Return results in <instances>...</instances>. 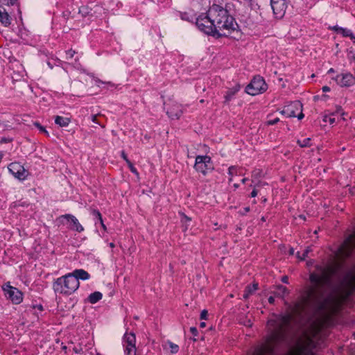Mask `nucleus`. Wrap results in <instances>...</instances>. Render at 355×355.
Listing matches in <instances>:
<instances>
[{
  "mask_svg": "<svg viewBox=\"0 0 355 355\" xmlns=\"http://www.w3.org/2000/svg\"><path fill=\"white\" fill-rule=\"evenodd\" d=\"M205 325H206V324H205V322H200V327H205Z\"/></svg>",
  "mask_w": 355,
  "mask_h": 355,
  "instance_id": "nucleus-50",
  "label": "nucleus"
},
{
  "mask_svg": "<svg viewBox=\"0 0 355 355\" xmlns=\"http://www.w3.org/2000/svg\"><path fill=\"white\" fill-rule=\"evenodd\" d=\"M343 284L347 288H354L355 287V277L352 274H347L343 280Z\"/></svg>",
  "mask_w": 355,
  "mask_h": 355,
  "instance_id": "nucleus-19",
  "label": "nucleus"
},
{
  "mask_svg": "<svg viewBox=\"0 0 355 355\" xmlns=\"http://www.w3.org/2000/svg\"><path fill=\"white\" fill-rule=\"evenodd\" d=\"M266 184H267V183H266V182H263V183L262 182H259V184H257L255 186H254L253 190H252V191L250 193V196L252 198L256 197L257 196V194H258V192H259L258 188L261 187V186L266 185Z\"/></svg>",
  "mask_w": 355,
  "mask_h": 355,
  "instance_id": "nucleus-26",
  "label": "nucleus"
},
{
  "mask_svg": "<svg viewBox=\"0 0 355 355\" xmlns=\"http://www.w3.org/2000/svg\"><path fill=\"white\" fill-rule=\"evenodd\" d=\"M334 29L338 33L341 34L343 37H349L355 42V35L352 33V31L342 27L335 26Z\"/></svg>",
  "mask_w": 355,
  "mask_h": 355,
  "instance_id": "nucleus-17",
  "label": "nucleus"
},
{
  "mask_svg": "<svg viewBox=\"0 0 355 355\" xmlns=\"http://www.w3.org/2000/svg\"><path fill=\"white\" fill-rule=\"evenodd\" d=\"M61 218H65L70 223L69 228L76 230L78 232H82L84 230L83 227L80 225L78 220L71 214L62 215Z\"/></svg>",
  "mask_w": 355,
  "mask_h": 355,
  "instance_id": "nucleus-12",
  "label": "nucleus"
},
{
  "mask_svg": "<svg viewBox=\"0 0 355 355\" xmlns=\"http://www.w3.org/2000/svg\"><path fill=\"white\" fill-rule=\"evenodd\" d=\"M16 1L17 0H0V3L7 6H13Z\"/></svg>",
  "mask_w": 355,
  "mask_h": 355,
  "instance_id": "nucleus-35",
  "label": "nucleus"
},
{
  "mask_svg": "<svg viewBox=\"0 0 355 355\" xmlns=\"http://www.w3.org/2000/svg\"><path fill=\"white\" fill-rule=\"evenodd\" d=\"M247 181H248V178H243V179H242L241 182L245 184Z\"/></svg>",
  "mask_w": 355,
  "mask_h": 355,
  "instance_id": "nucleus-52",
  "label": "nucleus"
},
{
  "mask_svg": "<svg viewBox=\"0 0 355 355\" xmlns=\"http://www.w3.org/2000/svg\"><path fill=\"white\" fill-rule=\"evenodd\" d=\"M282 281L284 282V283H286V284H288V278L287 276H284L282 279Z\"/></svg>",
  "mask_w": 355,
  "mask_h": 355,
  "instance_id": "nucleus-44",
  "label": "nucleus"
},
{
  "mask_svg": "<svg viewBox=\"0 0 355 355\" xmlns=\"http://www.w3.org/2000/svg\"><path fill=\"white\" fill-rule=\"evenodd\" d=\"M48 65H49L51 68H52V66L51 65L50 62H48Z\"/></svg>",
  "mask_w": 355,
  "mask_h": 355,
  "instance_id": "nucleus-60",
  "label": "nucleus"
},
{
  "mask_svg": "<svg viewBox=\"0 0 355 355\" xmlns=\"http://www.w3.org/2000/svg\"><path fill=\"white\" fill-rule=\"evenodd\" d=\"M334 114L329 115V116H325L324 117V121L328 122L329 124H333L336 121L335 117H334Z\"/></svg>",
  "mask_w": 355,
  "mask_h": 355,
  "instance_id": "nucleus-33",
  "label": "nucleus"
},
{
  "mask_svg": "<svg viewBox=\"0 0 355 355\" xmlns=\"http://www.w3.org/2000/svg\"><path fill=\"white\" fill-rule=\"evenodd\" d=\"M355 248V231L345 239L344 243L339 248L341 255L344 257H349L352 254L353 250Z\"/></svg>",
  "mask_w": 355,
  "mask_h": 355,
  "instance_id": "nucleus-6",
  "label": "nucleus"
},
{
  "mask_svg": "<svg viewBox=\"0 0 355 355\" xmlns=\"http://www.w3.org/2000/svg\"><path fill=\"white\" fill-rule=\"evenodd\" d=\"M8 168L10 173L19 180H24L28 175V172L19 162L10 164Z\"/></svg>",
  "mask_w": 355,
  "mask_h": 355,
  "instance_id": "nucleus-7",
  "label": "nucleus"
},
{
  "mask_svg": "<svg viewBox=\"0 0 355 355\" xmlns=\"http://www.w3.org/2000/svg\"><path fill=\"white\" fill-rule=\"evenodd\" d=\"M121 157L128 164L130 171L132 173H133L134 174L138 175L139 173H138L137 168L133 166L132 163L128 159V158L124 151L121 152Z\"/></svg>",
  "mask_w": 355,
  "mask_h": 355,
  "instance_id": "nucleus-24",
  "label": "nucleus"
},
{
  "mask_svg": "<svg viewBox=\"0 0 355 355\" xmlns=\"http://www.w3.org/2000/svg\"><path fill=\"white\" fill-rule=\"evenodd\" d=\"M279 121V119L278 117H276L273 119L268 120L267 121V123H268V125H275V124L277 123Z\"/></svg>",
  "mask_w": 355,
  "mask_h": 355,
  "instance_id": "nucleus-38",
  "label": "nucleus"
},
{
  "mask_svg": "<svg viewBox=\"0 0 355 355\" xmlns=\"http://www.w3.org/2000/svg\"><path fill=\"white\" fill-rule=\"evenodd\" d=\"M75 53H76V52L74 51H73L72 49H69V50L67 51H66L67 59L72 58Z\"/></svg>",
  "mask_w": 355,
  "mask_h": 355,
  "instance_id": "nucleus-36",
  "label": "nucleus"
},
{
  "mask_svg": "<svg viewBox=\"0 0 355 355\" xmlns=\"http://www.w3.org/2000/svg\"><path fill=\"white\" fill-rule=\"evenodd\" d=\"M341 110H342L341 107H338V109H337V112H340V111H341Z\"/></svg>",
  "mask_w": 355,
  "mask_h": 355,
  "instance_id": "nucleus-57",
  "label": "nucleus"
},
{
  "mask_svg": "<svg viewBox=\"0 0 355 355\" xmlns=\"http://www.w3.org/2000/svg\"><path fill=\"white\" fill-rule=\"evenodd\" d=\"M183 113L182 105L178 103H173L167 110L166 114L173 120L180 118Z\"/></svg>",
  "mask_w": 355,
  "mask_h": 355,
  "instance_id": "nucleus-11",
  "label": "nucleus"
},
{
  "mask_svg": "<svg viewBox=\"0 0 355 355\" xmlns=\"http://www.w3.org/2000/svg\"><path fill=\"white\" fill-rule=\"evenodd\" d=\"M79 286L80 282L70 272L56 279L53 283L54 292L64 295L73 294Z\"/></svg>",
  "mask_w": 355,
  "mask_h": 355,
  "instance_id": "nucleus-2",
  "label": "nucleus"
},
{
  "mask_svg": "<svg viewBox=\"0 0 355 355\" xmlns=\"http://www.w3.org/2000/svg\"><path fill=\"white\" fill-rule=\"evenodd\" d=\"M290 254H294V250H293V248H291V249L290 250Z\"/></svg>",
  "mask_w": 355,
  "mask_h": 355,
  "instance_id": "nucleus-53",
  "label": "nucleus"
},
{
  "mask_svg": "<svg viewBox=\"0 0 355 355\" xmlns=\"http://www.w3.org/2000/svg\"><path fill=\"white\" fill-rule=\"evenodd\" d=\"M267 87L264 79L260 76H257L246 86L245 92L250 95L255 96L266 91Z\"/></svg>",
  "mask_w": 355,
  "mask_h": 355,
  "instance_id": "nucleus-3",
  "label": "nucleus"
},
{
  "mask_svg": "<svg viewBox=\"0 0 355 355\" xmlns=\"http://www.w3.org/2000/svg\"><path fill=\"white\" fill-rule=\"evenodd\" d=\"M103 297V294L99 291H95L91 293L88 297L87 300L91 304H95L99 300H101Z\"/></svg>",
  "mask_w": 355,
  "mask_h": 355,
  "instance_id": "nucleus-20",
  "label": "nucleus"
},
{
  "mask_svg": "<svg viewBox=\"0 0 355 355\" xmlns=\"http://www.w3.org/2000/svg\"><path fill=\"white\" fill-rule=\"evenodd\" d=\"M167 344L169 346L170 351L172 354H176L179 351V346L171 341H167Z\"/></svg>",
  "mask_w": 355,
  "mask_h": 355,
  "instance_id": "nucleus-28",
  "label": "nucleus"
},
{
  "mask_svg": "<svg viewBox=\"0 0 355 355\" xmlns=\"http://www.w3.org/2000/svg\"><path fill=\"white\" fill-rule=\"evenodd\" d=\"M296 116L298 118V119H302L304 117V114L301 112L298 115L296 114Z\"/></svg>",
  "mask_w": 355,
  "mask_h": 355,
  "instance_id": "nucleus-47",
  "label": "nucleus"
},
{
  "mask_svg": "<svg viewBox=\"0 0 355 355\" xmlns=\"http://www.w3.org/2000/svg\"><path fill=\"white\" fill-rule=\"evenodd\" d=\"M208 312L207 310H203L200 313V319L207 320Z\"/></svg>",
  "mask_w": 355,
  "mask_h": 355,
  "instance_id": "nucleus-39",
  "label": "nucleus"
},
{
  "mask_svg": "<svg viewBox=\"0 0 355 355\" xmlns=\"http://www.w3.org/2000/svg\"><path fill=\"white\" fill-rule=\"evenodd\" d=\"M354 338H355V332L354 333Z\"/></svg>",
  "mask_w": 355,
  "mask_h": 355,
  "instance_id": "nucleus-62",
  "label": "nucleus"
},
{
  "mask_svg": "<svg viewBox=\"0 0 355 355\" xmlns=\"http://www.w3.org/2000/svg\"><path fill=\"white\" fill-rule=\"evenodd\" d=\"M292 355H314L311 342L299 345Z\"/></svg>",
  "mask_w": 355,
  "mask_h": 355,
  "instance_id": "nucleus-13",
  "label": "nucleus"
},
{
  "mask_svg": "<svg viewBox=\"0 0 355 355\" xmlns=\"http://www.w3.org/2000/svg\"><path fill=\"white\" fill-rule=\"evenodd\" d=\"M245 212H248L250 211V207H245Z\"/></svg>",
  "mask_w": 355,
  "mask_h": 355,
  "instance_id": "nucleus-54",
  "label": "nucleus"
},
{
  "mask_svg": "<svg viewBox=\"0 0 355 355\" xmlns=\"http://www.w3.org/2000/svg\"><path fill=\"white\" fill-rule=\"evenodd\" d=\"M35 307L37 308V309H39L40 311H42L43 310V307L41 304L40 305H37Z\"/></svg>",
  "mask_w": 355,
  "mask_h": 355,
  "instance_id": "nucleus-49",
  "label": "nucleus"
},
{
  "mask_svg": "<svg viewBox=\"0 0 355 355\" xmlns=\"http://www.w3.org/2000/svg\"><path fill=\"white\" fill-rule=\"evenodd\" d=\"M125 355H136V347H124Z\"/></svg>",
  "mask_w": 355,
  "mask_h": 355,
  "instance_id": "nucleus-29",
  "label": "nucleus"
},
{
  "mask_svg": "<svg viewBox=\"0 0 355 355\" xmlns=\"http://www.w3.org/2000/svg\"><path fill=\"white\" fill-rule=\"evenodd\" d=\"M96 355H101V354H99V353H97V354H96Z\"/></svg>",
  "mask_w": 355,
  "mask_h": 355,
  "instance_id": "nucleus-61",
  "label": "nucleus"
},
{
  "mask_svg": "<svg viewBox=\"0 0 355 355\" xmlns=\"http://www.w3.org/2000/svg\"><path fill=\"white\" fill-rule=\"evenodd\" d=\"M234 187L235 188H238V187H239V185H238L237 184H234Z\"/></svg>",
  "mask_w": 355,
  "mask_h": 355,
  "instance_id": "nucleus-59",
  "label": "nucleus"
},
{
  "mask_svg": "<svg viewBox=\"0 0 355 355\" xmlns=\"http://www.w3.org/2000/svg\"><path fill=\"white\" fill-rule=\"evenodd\" d=\"M91 119L92 121L96 123V124H98L99 125H101V127L104 128L105 125L103 124H102L101 122L98 121H97V115L94 114V115H92L91 116Z\"/></svg>",
  "mask_w": 355,
  "mask_h": 355,
  "instance_id": "nucleus-37",
  "label": "nucleus"
},
{
  "mask_svg": "<svg viewBox=\"0 0 355 355\" xmlns=\"http://www.w3.org/2000/svg\"><path fill=\"white\" fill-rule=\"evenodd\" d=\"M288 293V289L282 285L277 286L275 291H274V294L277 297H284Z\"/></svg>",
  "mask_w": 355,
  "mask_h": 355,
  "instance_id": "nucleus-23",
  "label": "nucleus"
},
{
  "mask_svg": "<svg viewBox=\"0 0 355 355\" xmlns=\"http://www.w3.org/2000/svg\"><path fill=\"white\" fill-rule=\"evenodd\" d=\"M302 105L300 101L291 102L284 107L281 111V114L286 115L287 117H295L296 110H300L302 111Z\"/></svg>",
  "mask_w": 355,
  "mask_h": 355,
  "instance_id": "nucleus-10",
  "label": "nucleus"
},
{
  "mask_svg": "<svg viewBox=\"0 0 355 355\" xmlns=\"http://www.w3.org/2000/svg\"><path fill=\"white\" fill-rule=\"evenodd\" d=\"M71 120L68 117H63L56 116L55 118V123L60 127H67L69 125Z\"/></svg>",
  "mask_w": 355,
  "mask_h": 355,
  "instance_id": "nucleus-21",
  "label": "nucleus"
},
{
  "mask_svg": "<svg viewBox=\"0 0 355 355\" xmlns=\"http://www.w3.org/2000/svg\"><path fill=\"white\" fill-rule=\"evenodd\" d=\"M348 58L349 60L355 61V52L350 51L348 54Z\"/></svg>",
  "mask_w": 355,
  "mask_h": 355,
  "instance_id": "nucleus-41",
  "label": "nucleus"
},
{
  "mask_svg": "<svg viewBox=\"0 0 355 355\" xmlns=\"http://www.w3.org/2000/svg\"><path fill=\"white\" fill-rule=\"evenodd\" d=\"M98 221L100 223V224H101V227H103V229L104 230H106V226H105V225L103 223V218H101V220H98Z\"/></svg>",
  "mask_w": 355,
  "mask_h": 355,
  "instance_id": "nucleus-43",
  "label": "nucleus"
},
{
  "mask_svg": "<svg viewBox=\"0 0 355 355\" xmlns=\"http://www.w3.org/2000/svg\"><path fill=\"white\" fill-rule=\"evenodd\" d=\"M342 87H349L355 84V77L350 73H343L333 78Z\"/></svg>",
  "mask_w": 355,
  "mask_h": 355,
  "instance_id": "nucleus-9",
  "label": "nucleus"
},
{
  "mask_svg": "<svg viewBox=\"0 0 355 355\" xmlns=\"http://www.w3.org/2000/svg\"><path fill=\"white\" fill-rule=\"evenodd\" d=\"M0 23L4 26H8L11 23V18L3 7L0 6Z\"/></svg>",
  "mask_w": 355,
  "mask_h": 355,
  "instance_id": "nucleus-16",
  "label": "nucleus"
},
{
  "mask_svg": "<svg viewBox=\"0 0 355 355\" xmlns=\"http://www.w3.org/2000/svg\"><path fill=\"white\" fill-rule=\"evenodd\" d=\"M239 171H240V168H239L236 166H231L229 167L228 174L230 176V178H229L230 182L232 181V177L234 175H236L240 173Z\"/></svg>",
  "mask_w": 355,
  "mask_h": 355,
  "instance_id": "nucleus-25",
  "label": "nucleus"
},
{
  "mask_svg": "<svg viewBox=\"0 0 355 355\" xmlns=\"http://www.w3.org/2000/svg\"><path fill=\"white\" fill-rule=\"evenodd\" d=\"M241 86L239 84H236L232 88H230L226 94L225 95V103H228L235 96V94L240 90Z\"/></svg>",
  "mask_w": 355,
  "mask_h": 355,
  "instance_id": "nucleus-14",
  "label": "nucleus"
},
{
  "mask_svg": "<svg viewBox=\"0 0 355 355\" xmlns=\"http://www.w3.org/2000/svg\"><path fill=\"white\" fill-rule=\"evenodd\" d=\"M124 347H135L136 338L134 334H125L123 337Z\"/></svg>",
  "mask_w": 355,
  "mask_h": 355,
  "instance_id": "nucleus-18",
  "label": "nucleus"
},
{
  "mask_svg": "<svg viewBox=\"0 0 355 355\" xmlns=\"http://www.w3.org/2000/svg\"><path fill=\"white\" fill-rule=\"evenodd\" d=\"M184 218L188 221H189L191 220L190 218L187 217V216H184Z\"/></svg>",
  "mask_w": 355,
  "mask_h": 355,
  "instance_id": "nucleus-55",
  "label": "nucleus"
},
{
  "mask_svg": "<svg viewBox=\"0 0 355 355\" xmlns=\"http://www.w3.org/2000/svg\"><path fill=\"white\" fill-rule=\"evenodd\" d=\"M300 218H302L303 220H305V216H304L303 215H300Z\"/></svg>",
  "mask_w": 355,
  "mask_h": 355,
  "instance_id": "nucleus-58",
  "label": "nucleus"
},
{
  "mask_svg": "<svg viewBox=\"0 0 355 355\" xmlns=\"http://www.w3.org/2000/svg\"><path fill=\"white\" fill-rule=\"evenodd\" d=\"M311 251V247H307L304 252L302 253V255H300V252H298L297 253V257L300 259V260H304L305 259V258L308 256L309 253Z\"/></svg>",
  "mask_w": 355,
  "mask_h": 355,
  "instance_id": "nucleus-31",
  "label": "nucleus"
},
{
  "mask_svg": "<svg viewBox=\"0 0 355 355\" xmlns=\"http://www.w3.org/2000/svg\"><path fill=\"white\" fill-rule=\"evenodd\" d=\"M322 89L324 92H329L330 91V87H328V86H324V87H322Z\"/></svg>",
  "mask_w": 355,
  "mask_h": 355,
  "instance_id": "nucleus-46",
  "label": "nucleus"
},
{
  "mask_svg": "<svg viewBox=\"0 0 355 355\" xmlns=\"http://www.w3.org/2000/svg\"><path fill=\"white\" fill-rule=\"evenodd\" d=\"M95 82H96V83L98 85H98L99 83H105L104 82H103L102 80H100V79H98V78H96V79H95Z\"/></svg>",
  "mask_w": 355,
  "mask_h": 355,
  "instance_id": "nucleus-48",
  "label": "nucleus"
},
{
  "mask_svg": "<svg viewBox=\"0 0 355 355\" xmlns=\"http://www.w3.org/2000/svg\"><path fill=\"white\" fill-rule=\"evenodd\" d=\"M194 168L198 172L202 173L205 175L214 170V164L209 156L198 155L196 157Z\"/></svg>",
  "mask_w": 355,
  "mask_h": 355,
  "instance_id": "nucleus-4",
  "label": "nucleus"
},
{
  "mask_svg": "<svg viewBox=\"0 0 355 355\" xmlns=\"http://www.w3.org/2000/svg\"><path fill=\"white\" fill-rule=\"evenodd\" d=\"M334 71H335L334 69L333 68H331L329 69L328 73H334Z\"/></svg>",
  "mask_w": 355,
  "mask_h": 355,
  "instance_id": "nucleus-51",
  "label": "nucleus"
},
{
  "mask_svg": "<svg viewBox=\"0 0 355 355\" xmlns=\"http://www.w3.org/2000/svg\"><path fill=\"white\" fill-rule=\"evenodd\" d=\"M110 246L111 248H114V244L113 243H110Z\"/></svg>",
  "mask_w": 355,
  "mask_h": 355,
  "instance_id": "nucleus-56",
  "label": "nucleus"
},
{
  "mask_svg": "<svg viewBox=\"0 0 355 355\" xmlns=\"http://www.w3.org/2000/svg\"><path fill=\"white\" fill-rule=\"evenodd\" d=\"M268 302L270 304H273L275 302V297L272 296H270L268 298Z\"/></svg>",
  "mask_w": 355,
  "mask_h": 355,
  "instance_id": "nucleus-45",
  "label": "nucleus"
},
{
  "mask_svg": "<svg viewBox=\"0 0 355 355\" xmlns=\"http://www.w3.org/2000/svg\"><path fill=\"white\" fill-rule=\"evenodd\" d=\"M33 125L38 128L40 132L45 134L46 136H49V132L46 130V128L42 126L39 122L35 121L33 123Z\"/></svg>",
  "mask_w": 355,
  "mask_h": 355,
  "instance_id": "nucleus-30",
  "label": "nucleus"
},
{
  "mask_svg": "<svg viewBox=\"0 0 355 355\" xmlns=\"http://www.w3.org/2000/svg\"><path fill=\"white\" fill-rule=\"evenodd\" d=\"M297 144L301 147H308L311 146V139L310 138H305L302 140L298 139Z\"/></svg>",
  "mask_w": 355,
  "mask_h": 355,
  "instance_id": "nucleus-27",
  "label": "nucleus"
},
{
  "mask_svg": "<svg viewBox=\"0 0 355 355\" xmlns=\"http://www.w3.org/2000/svg\"><path fill=\"white\" fill-rule=\"evenodd\" d=\"M6 297L13 304H19L23 300V293L18 288L10 285L9 283L3 286Z\"/></svg>",
  "mask_w": 355,
  "mask_h": 355,
  "instance_id": "nucleus-5",
  "label": "nucleus"
},
{
  "mask_svg": "<svg viewBox=\"0 0 355 355\" xmlns=\"http://www.w3.org/2000/svg\"><path fill=\"white\" fill-rule=\"evenodd\" d=\"M258 288V284L254 283L252 285H248L246 286L244 293H243V298L248 299L250 295H252L256 290Z\"/></svg>",
  "mask_w": 355,
  "mask_h": 355,
  "instance_id": "nucleus-22",
  "label": "nucleus"
},
{
  "mask_svg": "<svg viewBox=\"0 0 355 355\" xmlns=\"http://www.w3.org/2000/svg\"><path fill=\"white\" fill-rule=\"evenodd\" d=\"M70 273L72 276L75 277L78 282L79 279L87 280L90 278V275L83 269H76Z\"/></svg>",
  "mask_w": 355,
  "mask_h": 355,
  "instance_id": "nucleus-15",
  "label": "nucleus"
},
{
  "mask_svg": "<svg viewBox=\"0 0 355 355\" xmlns=\"http://www.w3.org/2000/svg\"><path fill=\"white\" fill-rule=\"evenodd\" d=\"M233 7L232 3H227L225 7L214 3L205 15H200L196 18V26L202 32L215 37H227L238 27L230 13Z\"/></svg>",
  "mask_w": 355,
  "mask_h": 355,
  "instance_id": "nucleus-1",
  "label": "nucleus"
},
{
  "mask_svg": "<svg viewBox=\"0 0 355 355\" xmlns=\"http://www.w3.org/2000/svg\"><path fill=\"white\" fill-rule=\"evenodd\" d=\"M190 331L194 336L198 335V329L195 327H191L190 328Z\"/></svg>",
  "mask_w": 355,
  "mask_h": 355,
  "instance_id": "nucleus-42",
  "label": "nucleus"
},
{
  "mask_svg": "<svg viewBox=\"0 0 355 355\" xmlns=\"http://www.w3.org/2000/svg\"><path fill=\"white\" fill-rule=\"evenodd\" d=\"M181 18L183 20H186V21H193L194 19H196L193 15H189L187 12L182 13Z\"/></svg>",
  "mask_w": 355,
  "mask_h": 355,
  "instance_id": "nucleus-32",
  "label": "nucleus"
},
{
  "mask_svg": "<svg viewBox=\"0 0 355 355\" xmlns=\"http://www.w3.org/2000/svg\"><path fill=\"white\" fill-rule=\"evenodd\" d=\"M92 214L94 216V218L97 220H101V218H102V216H101V214L100 213V211L97 209H92Z\"/></svg>",
  "mask_w": 355,
  "mask_h": 355,
  "instance_id": "nucleus-34",
  "label": "nucleus"
},
{
  "mask_svg": "<svg viewBox=\"0 0 355 355\" xmlns=\"http://www.w3.org/2000/svg\"><path fill=\"white\" fill-rule=\"evenodd\" d=\"M12 141L11 138L2 137L0 140L1 143H10Z\"/></svg>",
  "mask_w": 355,
  "mask_h": 355,
  "instance_id": "nucleus-40",
  "label": "nucleus"
},
{
  "mask_svg": "<svg viewBox=\"0 0 355 355\" xmlns=\"http://www.w3.org/2000/svg\"><path fill=\"white\" fill-rule=\"evenodd\" d=\"M273 14L276 18L284 17L287 8L286 0H270Z\"/></svg>",
  "mask_w": 355,
  "mask_h": 355,
  "instance_id": "nucleus-8",
  "label": "nucleus"
}]
</instances>
